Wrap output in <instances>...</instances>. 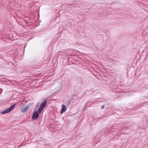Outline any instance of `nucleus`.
Masks as SVG:
<instances>
[{
	"label": "nucleus",
	"instance_id": "obj_6",
	"mask_svg": "<svg viewBox=\"0 0 148 148\" xmlns=\"http://www.w3.org/2000/svg\"><path fill=\"white\" fill-rule=\"evenodd\" d=\"M66 106L64 104H62V106L61 109L60 110V112L61 114L64 112L66 110Z\"/></svg>",
	"mask_w": 148,
	"mask_h": 148
},
{
	"label": "nucleus",
	"instance_id": "obj_11",
	"mask_svg": "<svg viewBox=\"0 0 148 148\" xmlns=\"http://www.w3.org/2000/svg\"><path fill=\"white\" fill-rule=\"evenodd\" d=\"M70 102H71V101H70L69 102V103H68V105H69V104L70 103Z\"/></svg>",
	"mask_w": 148,
	"mask_h": 148
},
{
	"label": "nucleus",
	"instance_id": "obj_10",
	"mask_svg": "<svg viewBox=\"0 0 148 148\" xmlns=\"http://www.w3.org/2000/svg\"><path fill=\"white\" fill-rule=\"evenodd\" d=\"M25 49H23V50H22V51H23V52L24 53V51H25Z\"/></svg>",
	"mask_w": 148,
	"mask_h": 148
},
{
	"label": "nucleus",
	"instance_id": "obj_8",
	"mask_svg": "<svg viewBox=\"0 0 148 148\" xmlns=\"http://www.w3.org/2000/svg\"><path fill=\"white\" fill-rule=\"evenodd\" d=\"M3 91L2 89L0 88V94H1Z\"/></svg>",
	"mask_w": 148,
	"mask_h": 148
},
{
	"label": "nucleus",
	"instance_id": "obj_12",
	"mask_svg": "<svg viewBox=\"0 0 148 148\" xmlns=\"http://www.w3.org/2000/svg\"><path fill=\"white\" fill-rule=\"evenodd\" d=\"M25 47H26V46H24V48H25Z\"/></svg>",
	"mask_w": 148,
	"mask_h": 148
},
{
	"label": "nucleus",
	"instance_id": "obj_7",
	"mask_svg": "<svg viewBox=\"0 0 148 148\" xmlns=\"http://www.w3.org/2000/svg\"><path fill=\"white\" fill-rule=\"evenodd\" d=\"M20 55V53H18V52L16 51L15 53H13V56H14L15 58H18Z\"/></svg>",
	"mask_w": 148,
	"mask_h": 148
},
{
	"label": "nucleus",
	"instance_id": "obj_9",
	"mask_svg": "<svg viewBox=\"0 0 148 148\" xmlns=\"http://www.w3.org/2000/svg\"><path fill=\"white\" fill-rule=\"evenodd\" d=\"M105 106L104 105H103L102 106L101 108L102 109H103L104 108Z\"/></svg>",
	"mask_w": 148,
	"mask_h": 148
},
{
	"label": "nucleus",
	"instance_id": "obj_3",
	"mask_svg": "<svg viewBox=\"0 0 148 148\" xmlns=\"http://www.w3.org/2000/svg\"><path fill=\"white\" fill-rule=\"evenodd\" d=\"M16 106L15 104H14L11 106L9 108H8L3 111L1 113L2 114H5L8 113L10 112L12 110L14 109Z\"/></svg>",
	"mask_w": 148,
	"mask_h": 148
},
{
	"label": "nucleus",
	"instance_id": "obj_1",
	"mask_svg": "<svg viewBox=\"0 0 148 148\" xmlns=\"http://www.w3.org/2000/svg\"><path fill=\"white\" fill-rule=\"evenodd\" d=\"M118 126H118L117 124L114 125L113 126L110 128L109 129H108L105 134H108L112 132H115L116 131H116L119 130L121 129V128L120 127L119 128V127H118Z\"/></svg>",
	"mask_w": 148,
	"mask_h": 148
},
{
	"label": "nucleus",
	"instance_id": "obj_4",
	"mask_svg": "<svg viewBox=\"0 0 148 148\" xmlns=\"http://www.w3.org/2000/svg\"><path fill=\"white\" fill-rule=\"evenodd\" d=\"M39 113H40L38 110V111H35L34 112L32 117L33 120H35L38 118L39 116Z\"/></svg>",
	"mask_w": 148,
	"mask_h": 148
},
{
	"label": "nucleus",
	"instance_id": "obj_2",
	"mask_svg": "<svg viewBox=\"0 0 148 148\" xmlns=\"http://www.w3.org/2000/svg\"><path fill=\"white\" fill-rule=\"evenodd\" d=\"M47 100H46L41 104L39 108L38 109L39 113H41L43 109L45 108L47 103Z\"/></svg>",
	"mask_w": 148,
	"mask_h": 148
},
{
	"label": "nucleus",
	"instance_id": "obj_5",
	"mask_svg": "<svg viewBox=\"0 0 148 148\" xmlns=\"http://www.w3.org/2000/svg\"><path fill=\"white\" fill-rule=\"evenodd\" d=\"M29 106L28 105L22 107L21 108V110L22 112L25 113L27 112L29 109Z\"/></svg>",
	"mask_w": 148,
	"mask_h": 148
}]
</instances>
